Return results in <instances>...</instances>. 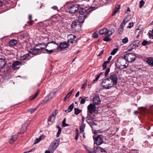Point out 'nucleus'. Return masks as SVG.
Listing matches in <instances>:
<instances>
[{
    "label": "nucleus",
    "instance_id": "f257e3e1",
    "mask_svg": "<svg viewBox=\"0 0 153 153\" xmlns=\"http://www.w3.org/2000/svg\"><path fill=\"white\" fill-rule=\"evenodd\" d=\"M128 65V62L123 57L119 58L116 63V65L117 68L121 69L126 68Z\"/></svg>",
    "mask_w": 153,
    "mask_h": 153
},
{
    "label": "nucleus",
    "instance_id": "f03ea898",
    "mask_svg": "<svg viewBox=\"0 0 153 153\" xmlns=\"http://www.w3.org/2000/svg\"><path fill=\"white\" fill-rule=\"evenodd\" d=\"M42 43L45 47H47L49 49H53L55 51L59 48L58 44L56 43L55 42L53 41L48 43L47 45L44 43Z\"/></svg>",
    "mask_w": 153,
    "mask_h": 153
},
{
    "label": "nucleus",
    "instance_id": "7ed1b4c3",
    "mask_svg": "<svg viewBox=\"0 0 153 153\" xmlns=\"http://www.w3.org/2000/svg\"><path fill=\"white\" fill-rule=\"evenodd\" d=\"M59 142V140L58 139L55 140L51 143L49 148V150L51 152V153L53 152L54 151L58 146Z\"/></svg>",
    "mask_w": 153,
    "mask_h": 153
},
{
    "label": "nucleus",
    "instance_id": "20e7f679",
    "mask_svg": "<svg viewBox=\"0 0 153 153\" xmlns=\"http://www.w3.org/2000/svg\"><path fill=\"white\" fill-rule=\"evenodd\" d=\"M101 84L103 88L106 89H109L113 87L108 78L102 79Z\"/></svg>",
    "mask_w": 153,
    "mask_h": 153
},
{
    "label": "nucleus",
    "instance_id": "39448f33",
    "mask_svg": "<svg viewBox=\"0 0 153 153\" xmlns=\"http://www.w3.org/2000/svg\"><path fill=\"white\" fill-rule=\"evenodd\" d=\"M124 57L128 62H131L134 61L136 59V56L134 53H129L125 54Z\"/></svg>",
    "mask_w": 153,
    "mask_h": 153
},
{
    "label": "nucleus",
    "instance_id": "423d86ee",
    "mask_svg": "<svg viewBox=\"0 0 153 153\" xmlns=\"http://www.w3.org/2000/svg\"><path fill=\"white\" fill-rule=\"evenodd\" d=\"M71 29L75 31H79L81 29V25L78 21H74L71 24Z\"/></svg>",
    "mask_w": 153,
    "mask_h": 153
},
{
    "label": "nucleus",
    "instance_id": "0eeeda50",
    "mask_svg": "<svg viewBox=\"0 0 153 153\" xmlns=\"http://www.w3.org/2000/svg\"><path fill=\"white\" fill-rule=\"evenodd\" d=\"M107 78L108 79V80H109L111 83L112 84L113 86L117 84L118 79L117 76L116 74L111 75Z\"/></svg>",
    "mask_w": 153,
    "mask_h": 153
},
{
    "label": "nucleus",
    "instance_id": "6e6552de",
    "mask_svg": "<svg viewBox=\"0 0 153 153\" xmlns=\"http://www.w3.org/2000/svg\"><path fill=\"white\" fill-rule=\"evenodd\" d=\"M79 9V6L78 4H72L68 8V11L71 13H73L77 12Z\"/></svg>",
    "mask_w": 153,
    "mask_h": 153
},
{
    "label": "nucleus",
    "instance_id": "1a4fd4ad",
    "mask_svg": "<svg viewBox=\"0 0 153 153\" xmlns=\"http://www.w3.org/2000/svg\"><path fill=\"white\" fill-rule=\"evenodd\" d=\"M96 108L95 105L92 103H90L87 106V114L88 116L89 114H91L95 111Z\"/></svg>",
    "mask_w": 153,
    "mask_h": 153
},
{
    "label": "nucleus",
    "instance_id": "9d476101",
    "mask_svg": "<svg viewBox=\"0 0 153 153\" xmlns=\"http://www.w3.org/2000/svg\"><path fill=\"white\" fill-rule=\"evenodd\" d=\"M57 114V112L56 109L55 110L53 111L52 114L49 116L48 119V124H49L50 122L51 123H50V124H51L54 121L55 117H56Z\"/></svg>",
    "mask_w": 153,
    "mask_h": 153
},
{
    "label": "nucleus",
    "instance_id": "9b49d317",
    "mask_svg": "<svg viewBox=\"0 0 153 153\" xmlns=\"http://www.w3.org/2000/svg\"><path fill=\"white\" fill-rule=\"evenodd\" d=\"M103 137V136L100 135L97 136L95 138H94L95 143L97 145H100L103 143V141L102 139Z\"/></svg>",
    "mask_w": 153,
    "mask_h": 153
},
{
    "label": "nucleus",
    "instance_id": "f8f14e48",
    "mask_svg": "<svg viewBox=\"0 0 153 153\" xmlns=\"http://www.w3.org/2000/svg\"><path fill=\"white\" fill-rule=\"evenodd\" d=\"M91 9V8H90L88 9L84 8L80 9L79 11V15L81 16H85L86 17L88 13L92 10Z\"/></svg>",
    "mask_w": 153,
    "mask_h": 153
},
{
    "label": "nucleus",
    "instance_id": "ddd939ff",
    "mask_svg": "<svg viewBox=\"0 0 153 153\" xmlns=\"http://www.w3.org/2000/svg\"><path fill=\"white\" fill-rule=\"evenodd\" d=\"M69 37L70 38V39H68V41L69 44H73L76 42L77 39L76 36L72 35H70L69 36Z\"/></svg>",
    "mask_w": 153,
    "mask_h": 153
},
{
    "label": "nucleus",
    "instance_id": "4468645a",
    "mask_svg": "<svg viewBox=\"0 0 153 153\" xmlns=\"http://www.w3.org/2000/svg\"><path fill=\"white\" fill-rule=\"evenodd\" d=\"M42 45V43H40L38 45H36L35 47L33 48V53L37 55L39 53V51L40 50H42L44 48H45V47H41L40 48H37V47L39 45Z\"/></svg>",
    "mask_w": 153,
    "mask_h": 153
},
{
    "label": "nucleus",
    "instance_id": "2eb2a0df",
    "mask_svg": "<svg viewBox=\"0 0 153 153\" xmlns=\"http://www.w3.org/2000/svg\"><path fill=\"white\" fill-rule=\"evenodd\" d=\"M140 42V41L139 40H135L129 45V47L131 48V50L136 47H138Z\"/></svg>",
    "mask_w": 153,
    "mask_h": 153
},
{
    "label": "nucleus",
    "instance_id": "dca6fc26",
    "mask_svg": "<svg viewBox=\"0 0 153 153\" xmlns=\"http://www.w3.org/2000/svg\"><path fill=\"white\" fill-rule=\"evenodd\" d=\"M100 100L98 96H96L93 98V104L95 105H98L100 104Z\"/></svg>",
    "mask_w": 153,
    "mask_h": 153
},
{
    "label": "nucleus",
    "instance_id": "f3484780",
    "mask_svg": "<svg viewBox=\"0 0 153 153\" xmlns=\"http://www.w3.org/2000/svg\"><path fill=\"white\" fill-rule=\"evenodd\" d=\"M100 34H104L109 36L108 34V30L106 28H102L99 31Z\"/></svg>",
    "mask_w": 153,
    "mask_h": 153
},
{
    "label": "nucleus",
    "instance_id": "a211bd4d",
    "mask_svg": "<svg viewBox=\"0 0 153 153\" xmlns=\"http://www.w3.org/2000/svg\"><path fill=\"white\" fill-rule=\"evenodd\" d=\"M22 65V63L19 61L14 62L12 64V68L14 69H17L19 68L17 66Z\"/></svg>",
    "mask_w": 153,
    "mask_h": 153
},
{
    "label": "nucleus",
    "instance_id": "6ab92c4d",
    "mask_svg": "<svg viewBox=\"0 0 153 153\" xmlns=\"http://www.w3.org/2000/svg\"><path fill=\"white\" fill-rule=\"evenodd\" d=\"M68 46V45L67 43L63 42L60 44L59 45V48L61 50H63L67 47Z\"/></svg>",
    "mask_w": 153,
    "mask_h": 153
},
{
    "label": "nucleus",
    "instance_id": "aec40b11",
    "mask_svg": "<svg viewBox=\"0 0 153 153\" xmlns=\"http://www.w3.org/2000/svg\"><path fill=\"white\" fill-rule=\"evenodd\" d=\"M100 151L102 153H107V152L104 149L100 146H98L96 148V150H95V153H97Z\"/></svg>",
    "mask_w": 153,
    "mask_h": 153
},
{
    "label": "nucleus",
    "instance_id": "412c9836",
    "mask_svg": "<svg viewBox=\"0 0 153 153\" xmlns=\"http://www.w3.org/2000/svg\"><path fill=\"white\" fill-rule=\"evenodd\" d=\"M6 64V62L5 59L0 58V71L4 66Z\"/></svg>",
    "mask_w": 153,
    "mask_h": 153
},
{
    "label": "nucleus",
    "instance_id": "4be33fe9",
    "mask_svg": "<svg viewBox=\"0 0 153 153\" xmlns=\"http://www.w3.org/2000/svg\"><path fill=\"white\" fill-rule=\"evenodd\" d=\"M18 41L17 40L15 39H12L9 42V44L10 46H15L17 43Z\"/></svg>",
    "mask_w": 153,
    "mask_h": 153
},
{
    "label": "nucleus",
    "instance_id": "5701e85b",
    "mask_svg": "<svg viewBox=\"0 0 153 153\" xmlns=\"http://www.w3.org/2000/svg\"><path fill=\"white\" fill-rule=\"evenodd\" d=\"M86 17L85 16H81L79 15V16L78 18V21L79 22L81 23H82L84 22V20L86 18Z\"/></svg>",
    "mask_w": 153,
    "mask_h": 153
},
{
    "label": "nucleus",
    "instance_id": "b1692460",
    "mask_svg": "<svg viewBox=\"0 0 153 153\" xmlns=\"http://www.w3.org/2000/svg\"><path fill=\"white\" fill-rule=\"evenodd\" d=\"M125 26V25L124 24L122 23H121L120 27L118 28V32L119 34H120L122 33L123 30V28Z\"/></svg>",
    "mask_w": 153,
    "mask_h": 153
},
{
    "label": "nucleus",
    "instance_id": "393cba45",
    "mask_svg": "<svg viewBox=\"0 0 153 153\" xmlns=\"http://www.w3.org/2000/svg\"><path fill=\"white\" fill-rule=\"evenodd\" d=\"M86 151L88 153H94L95 151L93 149L88 146H85V147Z\"/></svg>",
    "mask_w": 153,
    "mask_h": 153
},
{
    "label": "nucleus",
    "instance_id": "a878e982",
    "mask_svg": "<svg viewBox=\"0 0 153 153\" xmlns=\"http://www.w3.org/2000/svg\"><path fill=\"white\" fill-rule=\"evenodd\" d=\"M130 19V16H126L122 23L125 25L128 22Z\"/></svg>",
    "mask_w": 153,
    "mask_h": 153
},
{
    "label": "nucleus",
    "instance_id": "bb28decb",
    "mask_svg": "<svg viewBox=\"0 0 153 153\" xmlns=\"http://www.w3.org/2000/svg\"><path fill=\"white\" fill-rule=\"evenodd\" d=\"M146 62L149 65L153 66V59L152 58H149L147 59Z\"/></svg>",
    "mask_w": 153,
    "mask_h": 153
},
{
    "label": "nucleus",
    "instance_id": "cd10ccee",
    "mask_svg": "<svg viewBox=\"0 0 153 153\" xmlns=\"http://www.w3.org/2000/svg\"><path fill=\"white\" fill-rule=\"evenodd\" d=\"M120 5H117L115 8L114 11L112 12V16H113L117 12L118 10L120 9Z\"/></svg>",
    "mask_w": 153,
    "mask_h": 153
},
{
    "label": "nucleus",
    "instance_id": "c85d7f7f",
    "mask_svg": "<svg viewBox=\"0 0 153 153\" xmlns=\"http://www.w3.org/2000/svg\"><path fill=\"white\" fill-rule=\"evenodd\" d=\"M29 56V53H27L25 54L23 56H21L20 57L21 59L22 60H25L26 59H29L28 57Z\"/></svg>",
    "mask_w": 153,
    "mask_h": 153
},
{
    "label": "nucleus",
    "instance_id": "c756f323",
    "mask_svg": "<svg viewBox=\"0 0 153 153\" xmlns=\"http://www.w3.org/2000/svg\"><path fill=\"white\" fill-rule=\"evenodd\" d=\"M88 97H85L84 98H82L81 97H80L79 98V99H81V100L80 101V103L82 104H84L85 103L86 100L88 99Z\"/></svg>",
    "mask_w": 153,
    "mask_h": 153
},
{
    "label": "nucleus",
    "instance_id": "7c9ffc66",
    "mask_svg": "<svg viewBox=\"0 0 153 153\" xmlns=\"http://www.w3.org/2000/svg\"><path fill=\"white\" fill-rule=\"evenodd\" d=\"M85 127V124H82L81 126H80L79 129L81 133H82L84 131V129Z\"/></svg>",
    "mask_w": 153,
    "mask_h": 153
},
{
    "label": "nucleus",
    "instance_id": "2f4dec72",
    "mask_svg": "<svg viewBox=\"0 0 153 153\" xmlns=\"http://www.w3.org/2000/svg\"><path fill=\"white\" fill-rule=\"evenodd\" d=\"M74 103L70 105L68 107L67 111L68 112H71L74 108Z\"/></svg>",
    "mask_w": 153,
    "mask_h": 153
},
{
    "label": "nucleus",
    "instance_id": "473e14b6",
    "mask_svg": "<svg viewBox=\"0 0 153 153\" xmlns=\"http://www.w3.org/2000/svg\"><path fill=\"white\" fill-rule=\"evenodd\" d=\"M50 50H48L47 49H45V51L47 52V53L48 54H51V53H53L55 52V51L53 50V49H49Z\"/></svg>",
    "mask_w": 153,
    "mask_h": 153
},
{
    "label": "nucleus",
    "instance_id": "72a5a7b5",
    "mask_svg": "<svg viewBox=\"0 0 153 153\" xmlns=\"http://www.w3.org/2000/svg\"><path fill=\"white\" fill-rule=\"evenodd\" d=\"M102 72H101L95 78V79L92 81V82L94 83L95 82L97 81L98 79H99V77H100V76H101V75L102 74Z\"/></svg>",
    "mask_w": 153,
    "mask_h": 153
},
{
    "label": "nucleus",
    "instance_id": "f704fd0d",
    "mask_svg": "<svg viewBox=\"0 0 153 153\" xmlns=\"http://www.w3.org/2000/svg\"><path fill=\"white\" fill-rule=\"evenodd\" d=\"M42 136V135L40 136L39 137V138H36L34 142V144H35L39 143L41 140Z\"/></svg>",
    "mask_w": 153,
    "mask_h": 153
},
{
    "label": "nucleus",
    "instance_id": "c9c22d12",
    "mask_svg": "<svg viewBox=\"0 0 153 153\" xmlns=\"http://www.w3.org/2000/svg\"><path fill=\"white\" fill-rule=\"evenodd\" d=\"M39 93V90H38L35 93V94H34V95L32 97H31L30 98V100H33L34 98H35L38 95Z\"/></svg>",
    "mask_w": 153,
    "mask_h": 153
},
{
    "label": "nucleus",
    "instance_id": "e433bc0d",
    "mask_svg": "<svg viewBox=\"0 0 153 153\" xmlns=\"http://www.w3.org/2000/svg\"><path fill=\"white\" fill-rule=\"evenodd\" d=\"M39 93V90H38L35 93V94H34V95L32 97H31L30 98V100H33L34 98H35L38 95Z\"/></svg>",
    "mask_w": 153,
    "mask_h": 153
},
{
    "label": "nucleus",
    "instance_id": "4c0bfd02",
    "mask_svg": "<svg viewBox=\"0 0 153 153\" xmlns=\"http://www.w3.org/2000/svg\"><path fill=\"white\" fill-rule=\"evenodd\" d=\"M75 114L76 115L80 113L81 111L78 108H74Z\"/></svg>",
    "mask_w": 153,
    "mask_h": 153
},
{
    "label": "nucleus",
    "instance_id": "58836bf2",
    "mask_svg": "<svg viewBox=\"0 0 153 153\" xmlns=\"http://www.w3.org/2000/svg\"><path fill=\"white\" fill-rule=\"evenodd\" d=\"M16 137H14L13 136H12V137L10 138L9 140V142L10 143H13L15 140H16Z\"/></svg>",
    "mask_w": 153,
    "mask_h": 153
},
{
    "label": "nucleus",
    "instance_id": "ea45409f",
    "mask_svg": "<svg viewBox=\"0 0 153 153\" xmlns=\"http://www.w3.org/2000/svg\"><path fill=\"white\" fill-rule=\"evenodd\" d=\"M118 49L117 48H115L111 52V55H114L117 52Z\"/></svg>",
    "mask_w": 153,
    "mask_h": 153
},
{
    "label": "nucleus",
    "instance_id": "a19ab883",
    "mask_svg": "<svg viewBox=\"0 0 153 153\" xmlns=\"http://www.w3.org/2000/svg\"><path fill=\"white\" fill-rule=\"evenodd\" d=\"M150 44V42L148 41H147L146 40H144L142 43V45L143 46H146L147 45H149Z\"/></svg>",
    "mask_w": 153,
    "mask_h": 153
},
{
    "label": "nucleus",
    "instance_id": "79ce46f5",
    "mask_svg": "<svg viewBox=\"0 0 153 153\" xmlns=\"http://www.w3.org/2000/svg\"><path fill=\"white\" fill-rule=\"evenodd\" d=\"M108 63V62L107 61H105L102 65V68L103 70L105 69L107 67V65Z\"/></svg>",
    "mask_w": 153,
    "mask_h": 153
},
{
    "label": "nucleus",
    "instance_id": "37998d69",
    "mask_svg": "<svg viewBox=\"0 0 153 153\" xmlns=\"http://www.w3.org/2000/svg\"><path fill=\"white\" fill-rule=\"evenodd\" d=\"M87 122L91 127H92V126H93L94 125H97V124H96L95 123L92 121H90Z\"/></svg>",
    "mask_w": 153,
    "mask_h": 153
},
{
    "label": "nucleus",
    "instance_id": "c03bdc74",
    "mask_svg": "<svg viewBox=\"0 0 153 153\" xmlns=\"http://www.w3.org/2000/svg\"><path fill=\"white\" fill-rule=\"evenodd\" d=\"M37 108H33L28 109L27 111L28 112H30V113H32L34 112V111L37 109Z\"/></svg>",
    "mask_w": 153,
    "mask_h": 153
},
{
    "label": "nucleus",
    "instance_id": "a18cd8bd",
    "mask_svg": "<svg viewBox=\"0 0 153 153\" xmlns=\"http://www.w3.org/2000/svg\"><path fill=\"white\" fill-rule=\"evenodd\" d=\"M110 69L109 68H108L106 69L105 73V77L107 76L108 73L110 72Z\"/></svg>",
    "mask_w": 153,
    "mask_h": 153
},
{
    "label": "nucleus",
    "instance_id": "49530a36",
    "mask_svg": "<svg viewBox=\"0 0 153 153\" xmlns=\"http://www.w3.org/2000/svg\"><path fill=\"white\" fill-rule=\"evenodd\" d=\"M111 40V39L108 37V36H107L105 37V38L103 40L105 41L106 42H108L110 41Z\"/></svg>",
    "mask_w": 153,
    "mask_h": 153
},
{
    "label": "nucleus",
    "instance_id": "de8ad7c7",
    "mask_svg": "<svg viewBox=\"0 0 153 153\" xmlns=\"http://www.w3.org/2000/svg\"><path fill=\"white\" fill-rule=\"evenodd\" d=\"M65 121H66V119H64L62 122V126L63 127H66L67 126H68V125L67 124H66L65 123Z\"/></svg>",
    "mask_w": 153,
    "mask_h": 153
},
{
    "label": "nucleus",
    "instance_id": "09e8293b",
    "mask_svg": "<svg viewBox=\"0 0 153 153\" xmlns=\"http://www.w3.org/2000/svg\"><path fill=\"white\" fill-rule=\"evenodd\" d=\"M144 3L145 2L143 0H141L140 2L139 7L141 8L143 6Z\"/></svg>",
    "mask_w": 153,
    "mask_h": 153
},
{
    "label": "nucleus",
    "instance_id": "8fccbe9b",
    "mask_svg": "<svg viewBox=\"0 0 153 153\" xmlns=\"http://www.w3.org/2000/svg\"><path fill=\"white\" fill-rule=\"evenodd\" d=\"M114 29H111L110 30H108V35L109 36H111L112 34L114 32Z\"/></svg>",
    "mask_w": 153,
    "mask_h": 153
},
{
    "label": "nucleus",
    "instance_id": "3c124183",
    "mask_svg": "<svg viewBox=\"0 0 153 153\" xmlns=\"http://www.w3.org/2000/svg\"><path fill=\"white\" fill-rule=\"evenodd\" d=\"M71 95V94H70V93H68L64 98L63 101L64 102L66 101L67 99L69 98Z\"/></svg>",
    "mask_w": 153,
    "mask_h": 153
},
{
    "label": "nucleus",
    "instance_id": "603ef678",
    "mask_svg": "<svg viewBox=\"0 0 153 153\" xmlns=\"http://www.w3.org/2000/svg\"><path fill=\"white\" fill-rule=\"evenodd\" d=\"M122 42L124 43H127L128 42V38L127 37H125L122 40Z\"/></svg>",
    "mask_w": 153,
    "mask_h": 153
},
{
    "label": "nucleus",
    "instance_id": "864d4df0",
    "mask_svg": "<svg viewBox=\"0 0 153 153\" xmlns=\"http://www.w3.org/2000/svg\"><path fill=\"white\" fill-rule=\"evenodd\" d=\"M61 131H62L61 129L58 130V131L56 134V136L57 137H58L59 136V135H60V134L61 133Z\"/></svg>",
    "mask_w": 153,
    "mask_h": 153
},
{
    "label": "nucleus",
    "instance_id": "5fc2aeb1",
    "mask_svg": "<svg viewBox=\"0 0 153 153\" xmlns=\"http://www.w3.org/2000/svg\"><path fill=\"white\" fill-rule=\"evenodd\" d=\"M134 25L133 23L130 22L129 23L128 26V27L129 28H131Z\"/></svg>",
    "mask_w": 153,
    "mask_h": 153
},
{
    "label": "nucleus",
    "instance_id": "6e6d98bb",
    "mask_svg": "<svg viewBox=\"0 0 153 153\" xmlns=\"http://www.w3.org/2000/svg\"><path fill=\"white\" fill-rule=\"evenodd\" d=\"M93 37L94 38H97L98 37V34L96 32L94 33L93 34Z\"/></svg>",
    "mask_w": 153,
    "mask_h": 153
},
{
    "label": "nucleus",
    "instance_id": "4d7b16f0",
    "mask_svg": "<svg viewBox=\"0 0 153 153\" xmlns=\"http://www.w3.org/2000/svg\"><path fill=\"white\" fill-rule=\"evenodd\" d=\"M33 22V21L32 20H29L28 22V24L30 25H32Z\"/></svg>",
    "mask_w": 153,
    "mask_h": 153
},
{
    "label": "nucleus",
    "instance_id": "13d9d810",
    "mask_svg": "<svg viewBox=\"0 0 153 153\" xmlns=\"http://www.w3.org/2000/svg\"><path fill=\"white\" fill-rule=\"evenodd\" d=\"M79 135V134L78 133L76 132V135H75V140H77L78 139V138Z\"/></svg>",
    "mask_w": 153,
    "mask_h": 153
},
{
    "label": "nucleus",
    "instance_id": "bf43d9fd",
    "mask_svg": "<svg viewBox=\"0 0 153 153\" xmlns=\"http://www.w3.org/2000/svg\"><path fill=\"white\" fill-rule=\"evenodd\" d=\"M88 118H89L88 119V120H91V121L94 120V118H93L92 117H91L90 116L89 114V116H88Z\"/></svg>",
    "mask_w": 153,
    "mask_h": 153
},
{
    "label": "nucleus",
    "instance_id": "052dcab7",
    "mask_svg": "<svg viewBox=\"0 0 153 153\" xmlns=\"http://www.w3.org/2000/svg\"><path fill=\"white\" fill-rule=\"evenodd\" d=\"M103 52H104V50H102L100 52V53H99V54H98V55H97V56H100L101 55H102L103 54Z\"/></svg>",
    "mask_w": 153,
    "mask_h": 153
},
{
    "label": "nucleus",
    "instance_id": "680f3d73",
    "mask_svg": "<svg viewBox=\"0 0 153 153\" xmlns=\"http://www.w3.org/2000/svg\"><path fill=\"white\" fill-rule=\"evenodd\" d=\"M86 83H84V84L82 85V86L81 87V88L82 89H85V88L86 86Z\"/></svg>",
    "mask_w": 153,
    "mask_h": 153
},
{
    "label": "nucleus",
    "instance_id": "e2e57ef3",
    "mask_svg": "<svg viewBox=\"0 0 153 153\" xmlns=\"http://www.w3.org/2000/svg\"><path fill=\"white\" fill-rule=\"evenodd\" d=\"M30 123V121L28 120L27 122L25 124V127H26L25 129H26V127H27V126ZM25 129L24 130H25Z\"/></svg>",
    "mask_w": 153,
    "mask_h": 153
},
{
    "label": "nucleus",
    "instance_id": "0e129e2a",
    "mask_svg": "<svg viewBox=\"0 0 153 153\" xmlns=\"http://www.w3.org/2000/svg\"><path fill=\"white\" fill-rule=\"evenodd\" d=\"M111 58H112V56H109L108 57V61H106L108 62V63H109V62H110V61L111 59Z\"/></svg>",
    "mask_w": 153,
    "mask_h": 153
},
{
    "label": "nucleus",
    "instance_id": "69168bd1",
    "mask_svg": "<svg viewBox=\"0 0 153 153\" xmlns=\"http://www.w3.org/2000/svg\"><path fill=\"white\" fill-rule=\"evenodd\" d=\"M84 117H82V124H85L84 123Z\"/></svg>",
    "mask_w": 153,
    "mask_h": 153
},
{
    "label": "nucleus",
    "instance_id": "338daca9",
    "mask_svg": "<svg viewBox=\"0 0 153 153\" xmlns=\"http://www.w3.org/2000/svg\"><path fill=\"white\" fill-rule=\"evenodd\" d=\"M52 8H53L54 10H56L58 9V7L56 6H54L52 7Z\"/></svg>",
    "mask_w": 153,
    "mask_h": 153
},
{
    "label": "nucleus",
    "instance_id": "774afa93",
    "mask_svg": "<svg viewBox=\"0 0 153 153\" xmlns=\"http://www.w3.org/2000/svg\"><path fill=\"white\" fill-rule=\"evenodd\" d=\"M28 19L29 20H32V16L31 15H29Z\"/></svg>",
    "mask_w": 153,
    "mask_h": 153
}]
</instances>
